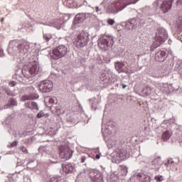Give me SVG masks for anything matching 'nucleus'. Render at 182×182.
Here are the masks:
<instances>
[{"label": "nucleus", "mask_w": 182, "mask_h": 182, "mask_svg": "<svg viewBox=\"0 0 182 182\" xmlns=\"http://www.w3.org/2000/svg\"><path fill=\"white\" fill-rule=\"evenodd\" d=\"M38 72H39V65H38V62L36 60L28 63L22 69V74L27 79L36 76Z\"/></svg>", "instance_id": "obj_1"}, {"label": "nucleus", "mask_w": 182, "mask_h": 182, "mask_svg": "<svg viewBox=\"0 0 182 182\" xmlns=\"http://www.w3.org/2000/svg\"><path fill=\"white\" fill-rule=\"evenodd\" d=\"M167 38H168L167 32L164 30H159L154 37V41L151 46V50L157 49L160 45L164 43V42L167 41Z\"/></svg>", "instance_id": "obj_2"}, {"label": "nucleus", "mask_w": 182, "mask_h": 182, "mask_svg": "<svg viewBox=\"0 0 182 182\" xmlns=\"http://www.w3.org/2000/svg\"><path fill=\"white\" fill-rule=\"evenodd\" d=\"M68 53V47L63 45H60L53 49L50 53L51 59H54L55 60H58V59H60V58H63Z\"/></svg>", "instance_id": "obj_3"}, {"label": "nucleus", "mask_w": 182, "mask_h": 182, "mask_svg": "<svg viewBox=\"0 0 182 182\" xmlns=\"http://www.w3.org/2000/svg\"><path fill=\"white\" fill-rule=\"evenodd\" d=\"M136 2H139V0H118L112 3V8H114L117 12L119 11H122L124 9L127 5H130V4H136Z\"/></svg>", "instance_id": "obj_4"}, {"label": "nucleus", "mask_w": 182, "mask_h": 182, "mask_svg": "<svg viewBox=\"0 0 182 182\" xmlns=\"http://www.w3.org/2000/svg\"><path fill=\"white\" fill-rule=\"evenodd\" d=\"M87 42H89V34L82 31L77 36L74 43L76 45L77 48H83V46L87 45Z\"/></svg>", "instance_id": "obj_5"}, {"label": "nucleus", "mask_w": 182, "mask_h": 182, "mask_svg": "<svg viewBox=\"0 0 182 182\" xmlns=\"http://www.w3.org/2000/svg\"><path fill=\"white\" fill-rule=\"evenodd\" d=\"M113 43V37L112 36L105 35L98 40V46L100 49H107Z\"/></svg>", "instance_id": "obj_6"}, {"label": "nucleus", "mask_w": 182, "mask_h": 182, "mask_svg": "<svg viewBox=\"0 0 182 182\" xmlns=\"http://www.w3.org/2000/svg\"><path fill=\"white\" fill-rule=\"evenodd\" d=\"M38 88L43 93H48V92H50L53 89V83L50 80L41 81Z\"/></svg>", "instance_id": "obj_7"}, {"label": "nucleus", "mask_w": 182, "mask_h": 182, "mask_svg": "<svg viewBox=\"0 0 182 182\" xmlns=\"http://www.w3.org/2000/svg\"><path fill=\"white\" fill-rule=\"evenodd\" d=\"M100 80L107 85L117 82V78L113 77V75L109 73H103L100 76Z\"/></svg>", "instance_id": "obj_8"}, {"label": "nucleus", "mask_w": 182, "mask_h": 182, "mask_svg": "<svg viewBox=\"0 0 182 182\" xmlns=\"http://www.w3.org/2000/svg\"><path fill=\"white\" fill-rule=\"evenodd\" d=\"M29 42L28 41H23L16 45L18 52H21V53H26L28 49H29Z\"/></svg>", "instance_id": "obj_9"}, {"label": "nucleus", "mask_w": 182, "mask_h": 182, "mask_svg": "<svg viewBox=\"0 0 182 182\" xmlns=\"http://www.w3.org/2000/svg\"><path fill=\"white\" fill-rule=\"evenodd\" d=\"M173 0H166L163 2V4L161 5V9L163 11V12H168L170 9H171V6L173 5Z\"/></svg>", "instance_id": "obj_10"}, {"label": "nucleus", "mask_w": 182, "mask_h": 182, "mask_svg": "<svg viewBox=\"0 0 182 182\" xmlns=\"http://www.w3.org/2000/svg\"><path fill=\"white\" fill-rule=\"evenodd\" d=\"M167 53L164 50H159L155 54V60L156 62H164Z\"/></svg>", "instance_id": "obj_11"}, {"label": "nucleus", "mask_w": 182, "mask_h": 182, "mask_svg": "<svg viewBox=\"0 0 182 182\" xmlns=\"http://www.w3.org/2000/svg\"><path fill=\"white\" fill-rule=\"evenodd\" d=\"M90 176L92 182H103V176H102V174H100V173H97L96 172H93L92 173V172H90Z\"/></svg>", "instance_id": "obj_12"}, {"label": "nucleus", "mask_w": 182, "mask_h": 182, "mask_svg": "<svg viewBox=\"0 0 182 182\" xmlns=\"http://www.w3.org/2000/svg\"><path fill=\"white\" fill-rule=\"evenodd\" d=\"M86 18H87L86 14H77L75 17L74 22L75 23H82V22H85V21H86Z\"/></svg>", "instance_id": "obj_13"}, {"label": "nucleus", "mask_w": 182, "mask_h": 182, "mask_svg": "<svg viewBox=\"0 0 182 182\" xmlns=\"http://www.w3.org/2000/svg\"><path fill=\"white\" fill-rule=\"evenodd\" d=\"M113 156L115 160L120 161V160H124V152L121 149H117L115 152L113 153Z\"/></svg>", "instance_id": "obj_14"}, {"label": "nucleus", "mask_w": 182, "mask_h": 182, "mask_svg": "<svg viewBox=\"0 0 182 182\" xmlns=\"http://www.w3.org/2000/svg\"><path fill=\"white\" fill-rule=\"evenodd\" d=\"M75 170V165L72 164H68L65 166H63V171L64 173H66V174H69L70 173H73V171Z\"/></svg>", "instance_id": "obj_15"}, {"label": "nucleus", "mask_w": 182, "mask_h": 182, "mask_svg": "<svg viewBox=\"0 0 182 182\" xmlns=\"http://www.w3.org/2000/svg\"><path fill=\"white\" fill-rule=\"evenodd\" d=\"M115 69L118 72H124L126 70V64L124 63L118 62L115 63Z\"/></svg>", "instance_id": "obj_16"}, {"label": "nucleus", "mask_w": 182, "mask_h": 182, "mask_svg": "<svg viewBox=\"0 0 182 182\" xmlns=\"http://www.w3.org/2000/svg\"><path fill=\"white\" fill-rule=\"evenodd\" d=\"M60 154H63V159H65L66 160H69V159H72V156H73V151L67 149L65 151H62Z\"/></svg>", "instance_id": "obj_17"}, {"label": "nucleus", "mask_w": 182, "mask_h": 182, "mask_svg": "<svg viewBox=\"0 0 182 182\" xmlns=\"http://www.w3.org/2000/svg\"><path fill=\"white\" fill-rule=\"evenodd\" d=\"M140 178L141 182H151V178L150 176L145 175L144 173H141L139 175Z\"/></svg>", "instance_id": "obj_18"}, {"label": "nucleus", "mask_w": 182, "mask_h": 182, "mask_svg": "<svg viewBox=\"0 0 182 182\" xmlns=\"http://www.w3.org/2000/svg\"><path fill=\"white\" fill-rule=\"evenodd\" d=\"M171 137V133H170L168 130L163 132L161 139L164 141H167Z\"/></svg>", "instance_id": "obj_19"}, {"label": "nucleus", "mask_w": 182, "mask_h": 182, "mask_svg": "<svg viewBox=\"0 0 182 182\" xmlns=\"http://www.w3.org/2000/svg\"><path fill=\"white\" fill-rule=\"evenodd\" d=\"M151 90H153V88L151 87L146 86L144 88V93L146 95V96H149V95H151Z\"/></svg>", "instance_id": "obj_20"}, {"label": "nucleus", "mask_w": 182, "mask_h": 182, "mask_svg": "<svg viewBox=\"0 0 182 182\" xmlns=\"http://www.w3.org/2000/svg\"><path fill=\"white\" fill-rule=\"evenodd\" d=\"M33 99H35V97L32 95H23L21 97L23 102H25V100H33Z\"/></svg>", "instance_id": "obj_21"}, {"label": "nucleus", "mask_w": 182, "mask_h": 182, "mask_svg": "<svg viewBox=\"0 0 182 182\" xmlns=\"http://www.w3.org/2000/svg\"><path fill=\"white\" fill-rule=\"evenodd\" d=\"M52 38V35L50 33L43 34V39L46 42H49Z\"/></svg>", "instance_id": "obj_22"}, {"label": "nucleus", "mask_w": 182, "mask_h": 182, "mask_svg": "<svg viewBox=\"0 0 182 182\" xmlns=\"http://www.w3.org/2000/svg\"><path fill=\"white\" fill-rule=\"evenodd\" d=\"M154 180L156 182H161L164 181V177L161 175H157L154 177Z\"/></svg>", "instance_id": "obj_23"}, {"label": "nucleus", "mask_w": 182, "mask_h": 182, "mask_svg": "<svg viewBox=\"0 0 182 182\" xmlns=\"http://www.w3.org/2000/svg\"><path fill=\"white\" fill-rule=\"evenodd\" d=\"M48 102L50 103L51 105H56L58 103V100L55 97H50L48 98Z\"/></svg>", "instance_id": "obj_24"}, {"label": "nucleus", "mask_w": 182, "mask_h": 182, "mask_svg": "<svg viewBox=\"0 0 182 182\" xmlns=\"http://www.w3.org/2000/svg\"><path fill=\"white\" fill-rule=\"evenodd\" d=\"M153 164H158L159 166H160V164H161V157H157L156 159H155L153 161Z\"/></svg>", "instance_id": "obj_25"}, {"label": "nucleus", "mask_w": 182, "mask_h": 182, "mask_svg": "<svg viewBox=\"0 0 182 182\" xmlns=\"http://www.w3.org/2000/svg\"><path fill=\"white\" fill-rule=\"evenodd\" d=\"M114 23H115V21H114V19L108 18V19L107 20V23H108V25L112 26V25H114Z\"/></svg>", "instance_id": "obj_26"}, {"label": "nucleus", "mask_w": 182, "mask_h": 182, "mask_svg": "<svg viewBox=\"0 0 182 182\" xmlns=\"http://www.w3.org/2000/svg\"><path fill=\"white\" fill-rule=\"evenodd\" d=\"M31 108L34 110H36L38 109V104L35 102H31Z\"/></svg>", "instance_id": "obj_27"}, {"label": "nucleus", "mask_w": 182, "mask_h": 182, "mask_svg": "<svg viewBox=\"0 0 182 182\" xmlns=\"http://www.w3.org/2000/svg\"><path fill=\"white\" fill-rule=\"evenodd\" d=\"M51 182H61L62 179L60 178H53L50 179Z\"/></svg>", "instance_id": "obj_28"}, {"label": "nucleus", "mask_w": 182, "mask_h": 182, "mask_svg": "<svg viewBox=\"0 0 182 182\" xmlns=\"http://www.w3.org/2000/svg\"><path fill=\"white\" fill-rule=\"evenodd\" d=\"M21 150L24 153V154H28V149L25 146H21Z\"/></svg>", "instance_id": "obj_29"}, {"label": "nucleus", "mask_w": 182, "mask_h": 182, "mask_svg": "<svg viewBox=\"0 0 182 182\" xmlns=\"http://www.w3.org/2000/svg\"><path fill=\"white\" fill-rule=\"evenodd\" d=\"M45 116V113L43 112H40L37 114L38 119H41V117H43Z\"/></svg>", "instance_id": "obj_30"}, {"label": "nucleus", "mask_w": 182, "mask_h": 182, "mask_svg": "<svg viewBox=\"0 0 182 182\" xmlns=\"http://www.w3.org/2000/svg\"><path fill=\"white\" fill-rule=\"evenodd\" d=\"M161 69H162V68L159 67V68H157L156 70V71L158 72L159 76H161V75H163V73L161 72Z\"/></svg>", "instance_id": "obj_31"}, {"label": "nucleus", "mask_w": 182, "mask_h": 182, "mask_svg": "<svg viewBox=\"0 0 182 182\" xmlns=\"http://www.w3.org/2000/svg\"><path fill=\"white\" fill-rule=\"evenodd\" d=\"M121 168L124 171V174H127V167L122 166Z\"/></svg>", "instance_id": "obj_32"}, {"label": "nucleus", "mask_w": 182, "mask_h": 182, "mask_svg": "<svg viewBox=\"0 0 182 182\" xmlns=\"http://www.w3.org/2000/svg\"><path fill=\"white\" fill-rule=\"evenodd\" d=\"M18 146V141H15L11 144V147H16Z\"/></svg>", "instance_id": "obj_33"}, {"label": "nucleus", "mask_w": 182, "mask_h": 182, "mask_svg": "<svg viewBox=\"0 0 182 182\" xmlns=\"http://www.w3.org/2000/svg\"><path fill=\"white\" fill-rule=\"evenodd\" d=\"M16 85V82H15V81H11L9 83V86H11V87H14V86H15Z\"/></svg>", "instance_id": "obj_34"}, {"label": "nucleus", "mask_w": 182, "mask_h": 182, "mask_svg": "<svg viewBox=\"0 0 182 182\" xmlns=\"http://www.w3.org/2000/svg\"><path fill=\"white\" fill-rule=\"evenodd\" d=\"M85 161H86V156H82L81 157V163H85Z\"/></svg>", "instance_id": "obj_35"}, {"label": "nucleus", "mask_w": 182, "mask_h": 182, "mask_svg": "<svg viewBox=\"0 0 182 182\" xmlns=\"http://www.w3.org/2000/svg\"><path fill=\"white\" fill-rule=\"evenodd\" d=\"M122 89H126V87H127V85L124 84H122Z\"/></svg>", "instance_id": "obj_36"}, {"label": "nucleus", "mask_w": 182, "mask_h": 182, "mask_svg": "<svg viewBox=\"0 0 182 182\" xmlns=\"http://www.w3.org/2000/svg\"><path fill=\"white\" fill-rule=\"evenodd\" d=\"M95 158L97 159V160H99V159H100V155L97 154V155L95 156Z\"/></svg>", "instance_id": "obj_37"}, {"label": "nucleus", "mask_w": 182, "mask_h": 182, "mask_svg": "<svg viewBox=\"0 0 182 182\" xmlns=\"http://www.w3.org/2000/svg\"><path fill=\"white\" fill-rule=\"evenodd\" d=\"M133 22H136V19H132L130 22V23H133Z\"/></svg>", "instance_id": "obj_38"}, {"label": "nucleus", "mask_w": 182, "mask_h": 182, "mask_svg": "<svg viewBox=\"0 0 182 182\" xmlns=\"http://www.w3.org/2000/svg\"><path fill=\"white\" fill-rule=\"evenodd\" d=\"M13 45H16V41H12Z\"/></svg>", "instance_id": "obj_39"}, {"label": "nucleus", "mask_w": 182, "mask_h": 182, "mask_svg": "<svg viewBox=\"0 0 182 182\" xmlns=\"http://www.w3.org/2000/svg\"><path fill=\"white\" fill-rule=\"evenodd\" d=\"M96 11H97V12H99V7H97V8H96Z\"/></svg>", "instance_id": "obj_40"}, {"label": "nucleus", "mask_w": 182, "mask_h": 182, "mask_svg": "<svg viewBox=\"0 0 182 182\" xmlns=\"http://www.w3.org/2000/svg\"><path fill=\"white\" fill-rule=\"evenodd\" d=\"M56 110H57V113H59V112H60V109H56Z\"/></svg>", "instance_id": "obj_41"}, {"label": "nucleus", "mask_w": 182, "mask_h": 182, "mask_svg": "<svg viewBox=\"0 0 182 182\" xmlns=\"http://www.w3.org/2000/svg\"><path fill=\"white\" fill-rule=\"evenodd\" d=\"M1 21H4V18H1Z\"/></svg>", "instance_id": "obj_42"}]
</instances>
